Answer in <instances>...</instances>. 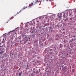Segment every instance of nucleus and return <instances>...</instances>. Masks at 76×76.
Masks as SVG:
<instances>
[{
  "mask_svg": "<svg viewBox=\"0 0 76 76\" xmlns=\"http://www.w3.org/2000/svg\"><path fill=\"white\" fill-rule=\"evenodd\" d=\"M38 3L37 2V0H34L33 2H32L29 5L28 7H31L34 5V4H35V3Z\"/></svg>",
  "mask_w": 76,
  "mask_h": 76,
  "instance_id": "nucleus-1",
  "label": "nucleus"
},
{
  "mask_svg": "<svg viewBox=\"0 0 76 76\" xmlns=\"http://www.w3.org/2000/svg\"><path fill=\"white\" fill-rule=\"evenodd\" d=\"M22 37L24 39L26 40V41L27 42L28 41V39H29V37H26V35L25 34H23L22 36Z\"/></svg>",
  "mask_w": 76,
  "mask_h": 76,
  "instance_id": "nucleus-2",
  "label": "nucleus"
},
{
  "mask_svg": "<svg viewBox=\"0 0 76 76\" xmlns=\"http://www.w3.org/2000/svg\"><path fill=\"white\" fill-rule=\"evenodd\" d=\"M5 51L4 49H0V54H2Z\"/></svg>",
  "mask_w": 76,
  "mask_h": 76,
  "instance_id": "nucleus-3",
  "label": "nucleus"
},
{
  "mask_svg": "<svg viewBox=\"0 0 76 76\" xmlns=\"http://www.w3.org/2000/svg\"><path fill=\"white\" fill-rule=\"evenodd\" d=\"M28 8V7H23V8L22 9V10H20V11L19 12H17V14H19V13H20V12H22V10H24V9H26V8Z\"/></svg>",
  "mask_w": 76,
  "mask_h": 76,
  "instance_id": "nucleus-4",
  "label": "nucleus"
},
{
  "mask_svg": "<svg viewBox=\"0 0 76 76\" xmlns=\"http://www.w3.org/2000/svg\"><path fill=\"white\" fill-rule=\"evenodd\" d=\"M64 14H65V15H68V11H65L64 13Z\"/></svg>",
  "mask_w": 76,
  "mask_h": 76,
  "instance_id": "nucleus-5",
  "label": "nucleus"
},
{
  "mask_svg": "<svg viewBox=\"0 0 76 76\" xmlns=\"http://www.w3.org/2000/svg\"><path fill=\"white\" fill-rule=\"evenodd\" d=\"M58 16H59V18H61V16H62V15H61V14H58Z\"/></svg>",
  "mask_w": 76,
  "mask_h": 76,
  "instance_id": "nucleus-6",
  "label": "nucleus"
},
{
  "mask_svg": "<svg viewBox=\"0 0 76 76\" xmlns=\"http://www.w3.org/2000/svg\"><path fill=\"white\" fill-rule=\"evenodd\" d=\"M3 47V45H2L1 42L0 43V47Z\"/></svg>",
  "mask_w": 76,
  "mask_h": 76,
  "instance_id": "nucleus-7",
  "label": "nucleus"
},
{
  "mask_svg": "<svg viewBox=\"0 0 76 76\" xmlns=\"http://www.w3.org/2000/svg\"><path fill=\"white\" fill-rule=\"evenodd\" d=\"M34 72L35 73H37V74H38V73H39V72L38 71H35Z\"/></svg>",
  "mask_w": 76,
  "mask_h": 76,
  "instance_id": "nucleus-8",
  "label": "nucleus"
},
{
  "mask_svg": "<svg viewBox=\"0 0 76 76\" xmlns=\"http://www.w3.org/2000/svg\"><path fill=\"white\" fill-rule=\"evenodd\" d=\"M63 17L64 18H67V16H66V14H64Z\"/></svg>",
  "mask_w": 76,
  "mask_h": 76,
  "instance_id": "nucleus-9",
  "label": "nucleus"
},
{
  "mask_svg": "<svg viewBox=\"0 0 76 76\" xmlns=\"http://www.w3.org/2000/svg\"><path fill=\"white\" fill-rule=\"evenodd\" d=\"M63 69L64 70H66L67 69V67L66 66L64 67V68H63Z\"/></svg>",
  "mask_w": 76,
  "mask_h": 76,
  "instance_id": "nucleus-10",
  "label": "nucleus"
},
{
  "mask_svg": "<svg viewBox=\"0 0 76 76\" xmlns=\"http://www.w3.org/2000/svg\"><path fill=\"white\" fill-rule=\"evenodd\" d=\"M72 15V12H69V15L71 16Z\"/></svg>",
  "mask_w": 76,
  "mask_h": 76,
  "instance_id": "nucleus-11",
  "label": "nucleus"
},
{
  "mask_svg": "<svg viewBox=\"0 0 76 76\" xmlns=\"http://www.w3.org/2000/svg\"><path fill=\"white\" fill-rule=\"evenodd\" d=\"M60 48H62V47H63V45L61 44H60Z\"/></svg>",
  "mask_w": 76,
  "mask_h": 76,
  "instance_id": "nucleus-12",
  "label": "nucleus"
},
{
  "mask_svg": "<svg viewBox=\"0 0 76 76\" xmlns=\"http://www.w3.org/2000/svg\"><path fill=\"white\" fill-rule=\"evenodd\" d=\"M21 75H22V73H21V72H20L19 74V76H21Z\"/></svg>",
  "mask_w": 76,
  "mask_h": 76,
  "instance_id": "nucleus-13",
  "label": "nucleus"
},
{
  "mask_svg": "<svg viewBox=\"0 0 76 76\" xmlns=\"http://www.w3.org/2000/svg\"><path fill=\"white\" fill-rule=\"evenodd\" d=\"M34 32H35V31H32L31 33V34H33V33H34Z\"/></svg>",
  "mask_w": 76,
  "mask_h": 76,
  "instance_id": "nucleus-14",
  "label": "nucleus"
},
{
  "mask_svg": "<svg viewBox=\"0 0 76 76\" xmlns=\"http://www.w3.org/2000/svg\"><path fill=\"white\" fill-rule=\"evenodd\" d=\"M37 62L38 64H39V63H40V62L39 61H37Z\"/></svg>",
  "mask_w": 76,
  "mask_h": 76,
  "instance_id": "nucleus-15",
  "label": "nucleus"
},
{
  "mask_svg": "<svg viewBox=\"0 0 76 76\" xmlns=\"http://www.w3.org/2000/svg\"><path fill=\"white\" fill-rule=\"evenodd\" d=\"M10 38L11 39H13V37H11Z\"/></svg>",
  "mask_w": 76,
  "mask_h": 76,
  "instance_id": "nucleus-16",
  "label": "nucleus"
},
{
  "mask_svg": "<svg viewBox=\"0 0 76 76\" xmlns=\"http://www.w3.org/2000/svg\"><path fill=\"white\" fill-rule=\"evenodd\" d=\"M37 2L38 1H42V0H37Z\"/></svg>",
  "mask_w": 76,
  "mask_h": 76,
  "instance_id": "nucleus-17",
  "label": "nucleus"
},
{
  "mask_svg": "<svg viewBox=\"0 0 76 76\" xmlns=\"http://www.w3.org/2000/svg\"><path fill=\"white\" fill-rule=\"evenodd\" d=\"M67 20H68V18H66V19L65 20V21H66Z\"/></svg>",
  "mask_w": 76,
  "mask_h": 76,
  "instance_id": "nucleus-18",
  "label": "nucleus"
},
{
  "mask_svg": "<svg viewBox=\"0 0 76 76\" xmlns=\"http://www.w3.org/2000/svg\"><path fill=\"white\" fill-rule=\"evenodd\" d=\"M31 76H34V74H33V73H32L31 75Z\"/></svg>",
  "mask_w": 76,
  "mask_h": 76,
  "instance_id": "nucleus-19",
  "label": "nucleus"
},
{
  "mask_svg": "<svg viewBox=\"0 0 76 76\" xmlns=\"http://www.w3.org/2000/svg\"><path fill=\"white\" fill-rule=\"evenodd\" d=\"M56 37H59V36H58V34L56 35Z\"/></svg>",
  "mask_w": 76,
  "mask_h": 76,
  "instance_id": "nucleus-20",
  "label": "nucleus"
},
{
  "mask_svg": "<svg viewBox=\"0 0 76 76\" xmlns=\"http://www.w3.org/2000/svg\"><path fill=\"white\" fill-rule=\"evenodd\" d=\"M24 44H26V40H24Z\"/></svg>",
  "mask_w": 76,
  "mask_h": 76,
  "instance_id": "nucleus-21",
  "label": "nucleus"
},
{
  "mask_svg": "<svg viewBox=\"0 0 76 76\" xmlns=\"http://www.w3.org/2000/svg\"><path fill=\"white\" fill-rule=\"evenodd\" d=\"M13 32V31L9 32H8V34H9V33H10V32Z\"/></svg>",
  "mask_w": 76,
  "mask_h": 76,
  "instance_id": "nucleus-22",
  "label": "nucleus"
},
{
  "mask_svg": "<svg viewBox=\"0 0 76 76\" xmlns=\"http://www.w3.org/2000/svg\"><path fill=\"white\" fill-rule=\"evenodd\" d=\"M69 42H72V40H70Z\"/></svg>",
  "mask_w": 76,
  "mask_h": 76,
  "instance_id": "nucleus-23",
  "label": "nucleus"
},
{
  "mask_svg": "<svg viewBox=\"0 0 76 76\" xmlns=\"http://www.w3.org/2000/svg\"><path fill=\"white\" fill-rule=\"evenodd\" d=\"M73 37H74V38H75V36H73Z\"/></svg>",
  "mask_w": 76,
  "mask_h": 76,
  "instance_id": "nucleus-24",
  "label": "nucleus"
},
{
  "mask_svg": "<svg viewBox=\"0 0 76 76\" xmlns=\"http://www.w3.org/2000/svg\"><path fill=\"white\" fill-rule=\"evenodd\" d=\"M6 23H8V21H7Z\"/></svg>",
  "mask_w": 76,
  "mask_h": 76,
  "instance_id": "nucleus-25",
  "label": "nucleus"
},
{
  "mask_svg": "<svg viewBox=\"0 0 76 76\" xmlns=\"http://www.w3.org/2000/svg\"><path fill=\"white\" fill-rule=\"evenodd\" d=\"M27 66L28 68V64L27 65Z\"/></svg>",
  "mask_w": 76,
  "mask_h": 76,
  "instance_id": "nucleus-26",
  "label": "nucleus"
},
{
  "mask_svg": "<svg viewBox=\"0 0 76 76\" xmlns=\"http://www.w3.org/2000/svg\"><path fill=\"white\" fill-rule=\"evenodd\" d=\"M64 47H66V45H64Z\"/></svg>",
  "mask_w": 76,
  "mask_h": 76,
  "instance_id": "nucleus-27",
  "label": "nucleus"
},
{
  "mask_svg": "<svg viewBox=\"0 0 76 76\" xmlns=\"http://www.w3.org/2000/svg\"><path fill=\"white\" fill-rule=\"evenodd\" d=\"M34 61H32V62H33V63H34Z\"/></svg>",
  "mask_w": 76,
  "mask_h": 76,
  "instance_id": "nucleus-28",
  "label": "nucleus"
},
{
  "mask_svg": "<svg viewBox=\"0 0 76 76\" xmlns=\"http://www.w3.org/2000/svg\"><path fill=\"white\" fill-rule=\"evenodd\" d=\"M39 72H40V69H39Z\"/></svg>",
  "mask_w": 76,
  "mask_h": 76,
  "instance_id": "nucleus-29",
  "label": "nucleus"
},
{
  "mask_svg": "<svg viewBox=\"0 0 76 76\" xmlns=\"http://www.w3.org/2000/svg\"><path fill=\"white\" fill-rule=\"evenodd\" d=\"M73 40H74V39H72V41H73Z\"/></svg>",
  "mask_w": 76,
  "mask_h": 76,
  "instance_id": "nucleus-30",
  "label": "nucleus"
},
{
  "mask_svg": "<svg viewBox=\"0 0 76 76\" xmlns=\"http://www.w3.org/2000/svg\"><path fill=\"white\" fill-rule=\"evenodd\" d=\"M20 41V42H22V41Z\"/></svg>",
  "mask_w": 76,
  "mask_h": 76,
  "instance_id": "nucleus-31",
  "label": "nucleus"
},
{
  "mask_svg": "<svg viewBox=\"0 0 76 76\" xmlns=\"http://www.w3.org/2000/svg\"><path fill=\"white\" fill-rule=\"evenodd\" d=\"M42 74L41 73H40V75H41V74Z\"/></svg>",
  "mask_w": 76,
  "mask_h": 76,
  "instance_id": "nucleus-32",
  "label": "nucleus"
},
{
  "mask_svg": "<svg viewBox=\"0 0 76 76\" xmlns=\"http://www.w3.org/2000/svg\"><path fill=\"white\" fill-rule=\"evenodd\" d=\"M37 22L38 23V22H39V21H37Z\"/></svg>",
  "mask_w": 76,
  "mask_h": 76,
  "instance_id": "nucleus-33",
  "label": "nucleus"
},
{
  "mask_svg": "<svg viewBox=\"0 0 76 76\" xmlns=\"http://www.w3.org/2000/svg\"><path fill=\"white\" fill-rule=\"evenodd\" d=\"M48 64H47V65H48Z\"/></svg>",
  "mask_w": 76,
  "mask_h": 76,
  "instance_id": "nucleus-34",
  "label": "nucleus"
},
{
  "mask_svg": "<svg viewBox=\"0 0 76 76\" xmlns=\"http://www.w3.org/2000/svg\"><path fill=\"white\" fill-rule=\"evenodd\" d=\"M69 47V45L67 46V47Z\"/></svg>",
  "mask_w": 76,
  "mask_h": 76,
  "instance_id": "nucleus-35",
  "label": "nucleus"
},
{
  "mask_svg": "<svg viewBox=\"0 0 76 76\" xmlns=\"http://www.w3.org/2000/svg\"><path fill=\"white\" fill-rule=\"evenodd\" d=\"M7 57V56H6Z\"/></svg>",
  "mask_w": 76,
  "mask_h": 76,
  "instance_id": "nucleus-36",
  "label": "nucleus"
},
{
  "mask_svg": "<svg viewBox=\"0 0 76 76\" xmlns=\"http://www.w3.org/2000/svg\"><path fill=\"white\" fill-rule=\"evenodd\" d=\"M74 70V69H72V71H73H73Z\"/></svg>",
  "mask_w": 76,
  "mask_h": 76,
  "instance_id": "nucleus-37",
  "label": "nucleus"
},
{
  "mask_svg": "<svg viewBox=\"0 0 76 76\" xmlns=\"http://www.w3.org/2000/svg\"><path fill=\"white\" fill-rule=\"evenodd\" d=\"M37 58H39V57H38Z\"/></svg>",
  "mask_w": 76,
  "mask_h": 76,
  "instance_id": "nucleus-38",
  "label": "nucleus"
},
{
  "mask_svg": "<svg viewBox=\"0 0 76 76\" xmlns=\"http://www.w3.org/2000/svg\"><path fill=\"white\" fill-rule=\"evenodd\" d=\"M67 55H69V54L68 53H67Z\"/></svg>",
  "mask_w": 76,
  "mask_h": 76,
  "instance_id": "nucleus-39",
  "label": "nucleus"
},
{
  "mask_svg": "<svg viewBox=\"0 0 76 76\" xmlns=\"http://www.w3.org/2000/svg\"><path fill=\"white\" fill-rule=\"evenodd\" d=\"M64 67V66H62V67Z\"/></svg>",
  "mask_w": 76,
  "mask_h": 76,
  "instance_id": "nucleus-40",
  "label": "nucleus"
},
{
  "mask_svg": "<svg viewBox=\"0 0 76 76\" xmlns=\"http://www.w3.org/2000/svg\"><path fill=\"white\" fill-rule=\"evenodd\" d=\"M75 40H76V39H74V41H75Z\"/></svg>",
  "mask_w": 76,
  "mask_h": 76,
  "instance_id": "nucleus-41",
  "label": "nucleus"
},
{
  "mask_svg": "<svg viewBox=\"0 0 76 76\" xmlns=\"http://www.w3.org/2000/svg\"><path fill=\"white\" fill-rule=\"evenodd\" d=\"M63 30H64V29H63Z\"/></svg>",
  "mask_w": 76,
  "mask_h": 76,
  "instance_id": "nucleus-42",
  "label": "nucleus"
},
{
  "mask_svg": "<svg viewBox=\"0 0 76 76\" xmlns=\"http://www.w3.org/2000/svg\"><path fill=\"white\" fill-rule=\"evenodd\" d=\"M49 67L50 68L51 67V66Z\"/></svg>",
  "mask_w": 76,
  "mask_h": 76,
  "instance_id": "nucleus-43",
  "label": "nucleus"
},
{
  "mask_svg": "<svg viewBox=\"0 0 76 76\" xmlns=\"http://www.w3.org/2000/svg\"><path fill=\"white\" fill-rule=\"evenodd\" d=\"M53 0H52V1H53Z\"/></svg>",
  "mask_w": 76,
  "mask_h": 76,
  "instance_id": "nucleus-44",
  "label": "nucleus"
},
{
  "mask_svg": "<svg viewBox=\"0 0 76 76\" xmlns=\"http://www.w3.org/2000/svg\"><path fill=\"white\" fill-rule=\"evenodd\" d=\"M41 76H42V75H41Z\"/></svg>",
  "mask_w": 76,
  "mask_h": 76,
  "instance_id": "nucleus-45",
  "label": "nucleus"
},
{
  "mask_svg": "<svg viewBox=\"0 0 76 76\" xmlns=\"http://www.w3.org/2000/svg\"><path fill=\"white\" fill-rule=\"evenodd\" d=\"M70 67H71V66H70Z\"/></svg>",
  "mask_w": 76,
  "mask_h": 76,
  "instance_id": "nucleus-46",
  "label": "nucleus"
},
{
  "mask_svg": "<svg viewBox=\"0 0 76 76\" xmlns=\"http://www.w3.org/2000/svg\"><path fill=\"white\" fill-rule=\"evenodd\" d=\"M26 69H27V68H26Z\"/></svg>",
  "mask_w": 76,
  "mask_h": 76,
  "instance_id": "nucleus-47",
  "label": "nucleus"
},
{
  "mask_svg": "<svg viewBox=\"0 0 76 76\" xmlns=\"http://www.w3.org/2000/svg\"><path fill=\"white\" fill-rule=\"evenodd\" d=\"M60 69H61V68H60Z\"/></svg>",
  "mask_w": 76,
  "mask_h": 76,
  "instance_id": "nucleus-48",
  "label": "nucleus"
}]
</instances>
